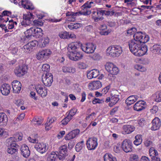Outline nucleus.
<instances>
[{"mask_svg": "<svg viewBox=\"0 0 161 161\" xmlns=\"http://www.w3.org/2000/svg\"><path fill=\"white\" fill-rule=\"evenodd\" d=\"M134 40L137 42L141 44L147 42L149 40V38L147 35H145L141 32H138L135 33L133 35Z\"/></svg>", "mask_w": 161, "mask_h": 161, "instance_id": "f257e3e1", "label": "nucleus"}, {"mask_svg": "<svg viewBox=\"0 0 161 161\" xmlns=\"http://www.w3.org/2000/svg\"><path fill=\"white\" fill-rule=\"evenodd\" d=\"M128 45L130 52L136 56V54L139 52V49L141 47V44L135 40H131L129 42Z\"/></svg>", "mask_w": 161, "mask_h": 161, "instance_id": "f03ea898", "label": "nucleus"}, {"mask_svg": "<svg viewBox=\"0 0 161 161\" xmlns=\"http://www.w3.org/2000/svg\"><path fill=\"white\" fill-rule=\"evenodd\" d=\"M42 80L44 84L47 86L49 87L51 86L53 82V75L52 74L46 73L45 76L44 75L42 76Z\"/></svg>", "mask_w": 161, "mask_h": 161, "instance_id": "7ed1b4c3", "label": "nucleus"}, {"mask_svg": "<svg viewBox=\"0 0 161 161\" xmlns=\"http://www.w3.org/2000/svg\"><path fill=\"white\" fill-rule=\"evenodd\" d=\"M22 139V135L21 133L17 134L15 136L8 138L6 141V143L8 145H18L16 143L17 142L21 141Z\"/></svg>", "mask_w": 161, "mask_h": 161, "instance_id": "20e7f679", "label": "nucleus"}, {"mask_svg": "<svg viewBox=\"0 0 161 161\" xmlns=\"http://www.w3.org/2000/svg\"><path fill=\"white\" fill-rule=\"evenodd\" d=\"M27 67L26 65L18 66L14 69V73L17 77H21L25 75L27 72Z\"/></svg>", "mask_w": 161, "mask_h": 161, "instance_id": "39448f33", "label": "nucleus"}, {"mask_svg": "<svg viewBox=\"0 0 161 161\" xmlns=\"http://www.w3.org/2000/svg\"><path fill=\"white\" fill-rule=\"evenodd\" d=\"M96 47L93 43H86L81 46V49L87 53H92L94 52Z\"/></svg>", "mask_w": 161, "mask_h": 161, "instance_id": "423d86ee", "label": "nucleus"}, {"mask_svg": "<svg viewBox=\"0 0 161 161\" xmlns=\"http://www.w3.org/2000/svg\"><path fill=\"white\" fill-rule=\"evenodd\" d=\"M97 139L96 137L89 138L86 141L87 147L89 150L95 149L97 146Z\"/></svg>", "mask_w": 161, "mask_h": 161, "instance_id": "0eeeda50", "label": "nucleus"}, {"mask_svg": "<svg viewBox=\"0 0 161 161\" xmlns=\"http://www.w3.org/2000/svg\"><path fill=\"white\" fill-rule=\"evenodd\" d=\"M121 147L123 151L127 153L132 151V142L129 139H125L122 142Z\"/></svg>", "mask_w": 161, "mask_h": 161, "instance_id": "6e6552de", "label": "nucleus"}, {"mask_svg": "<svg viewBox=\"0 0 161 161\" xmlns=\"http://www.w3.org/2000/svg\"><path fill=\"white\" fill-rule=\"evenodd\" d=\"M82 44L80 42H72L69 44L67 48L68 50L71 53H74L77 51H79V49H81ZM69 54L67 53V54Z\"/></svg>", "mask_w": 161, "mask_h": 161, "instance_id": "1a4fd4ad", "label": "nucleus"}, {"mask_svg": "<svg viewBox=\"0 0 161 161\" xmlns=\"http://www.w3.org/2000/svg\"><path fill=\"white\" fill-rule=\"evenodd\" d=\"M122 52V48L119 46H111V57H118L121 54Z\"/></svg>", "mask_w": 161, "mask_h": 161, "instance_id": "9d476101", "label": "nucleus"}, {"mask_svg": "<svg viewBox=\"0 0 161 161\" xmlns=\"http://www.w3.org/2000/svg\"><path fill=\"white\" fill-rule=\"evenodd\" d=\"M34 147L37 152L41 154L45 153L48 149V147L46 146V144L43 143L37 142Z\"/></svg>", "mask_w": 161, "mask_h": 161, "instance_id": "9b49d317", "label": "nucleus"}, {"mask_svg": "<svg viewBox=\"0 0 161 161\" xmlns=\"http://www.w3.org/2000/svg\"><path fill=\"white\" fill-rule=\"evenodd\" d=\"M68 56L70 59L72 60L77 61L82 59L83 57V55L79 52V51H77L74 53L68 54Z\"/></svg>", "mask_w": 161, "mask_h": 161, "instance_id": "f8f14e48", "label": "nucleus"}, {"mask_svg": "<svg viewBox=\"0 0 161 161\" xmlns=\"http://www.w3.org/2000/svg\"><path fill=\"white\" fill-rule=\"evenodd\" d=\"M37 43L38 42L36 41H32L29 42L23 46L25 51L27 53L32 52L33 47H35Z\"/></svg>", "mask_w": 161, "mask_h": 161, "instance_id": "ddd939ff", "label": "nucleus"}, {"mask_svg": "<svg viewBox=\"0 0 161 161\" xmlns=\"http://www.w3.org/2000/svg\"><path fill=\"white\" fill-rule=\"evenodd\" d=\"M152 126L151 127V130H156L159 129L161 125V121L158 117H155L152 122Z\"/></svg>", "mask_w": 161, "mask_h": 161, "instance_id": "4468645a", "label": "nucleus"}, {"mask_svg": "<svg viewBox=\"0 0 161 161\" xmlns=\"http://www.w3.org/2000/svg\"><path fill=\"white\" fill-rule=\"evenodd\" d=\"M21 154L25 158H28L30 154V151L29 147L24 144L22 146L20 147Z\"/></svg>", "mask_w": 161, "mask_h": 161, "instance_id": "2eb2a0df", "label": "nucleus"}, {"mask_svg": "<svg viewBox=\"0 0 161 161\" xmlns=\"http://www.w3.org/2000/svg\"><path fill=\"white\" fill-rule=\"evenodd\" d=\"M102 86V83L99 80L93 81L89 84V89L91 90L98 89Z\"/></svg>", "mask_w": 161, "mask_h": 161, "instance_id": "dca6fc26", "label": "nucleus"}, {"mask_svg": "<svg viewBox=\"0 0 161 161\" xmlns=\"http://www.w3.org/2000/svg\"><path fill=\"white\" fill-rule=\"evenodd\" d=\"M12 85L13 92L14 93L19 92L21 86L20 82L18 80H14L12 82Z\"/></svg>", "mask_w": 161, "mask_h": 161, "instance_id": "f3484780", "label": "nucleus"}, {"mask_svg": "<svg viewBox=\"0 0 161 161\" xmlns=\"http://www.w3.org/2000/svg\"><path fill=\"white\" fill-rule=\"evenodd\" d=\"M11 87L8 84H4L2 85L1 87L0 91L3 95H8L10 92Z\"/></svg>", "mask_w": 161, "mask_h": 161, "instance_id": "a211bd4d", "label": "nucleus"}, {"mask_svg": "<svg viewBox=\"0 0 161 161\" xmlns=\"http://www.w3.org/2000/svg\"><path fill=\"white\" fill-rule=\"evenodd\" d=\"M8 145V148H7V151L8 153L11 154H16V153H17L18 149L19 148V146L18 145Z\"/></svg>", "mask_w": 161, "mask_h": 161, "instance_id": "6ab92c4d", "label": "nucleus"}, {"mask_svg": "<svg viewBox=\"0 0 161 161\" xmlns=\"http://www.w3.org/2000/svg\"><path fill=\"white\" fill-rule=\"evenodd\" d=\"M8 118L4 113H0V126H5L7 124Z\"/></svg>", "mask_w": 161, "mask_h": 161, "instance_id": "aec40b11", "label": "nucleus"}, {"mask_svg": "<svg viewBox=\"0 0 161 161\" xmlns=\"http://www.w3.org/2000/svg\"><path fill=\"white\" fill-rule=\"evenodd\" d=\"M123 134H129L133 132L135 129L133 125H125L123 126Z\"/></svg>", "mask_w": 161, "mask_h": 161, "instance_id": "412c9836", "label": "nucleus"}, {"mask_svg": "<svg viewBox=\"0 0 161 161\" xmlns=\"http://www.w3.org/2000/svg\"><path fill=\"white\" fill-rule=\"evenodd\" d=\"M138 97L136 95L130 96L126 99L125 103L128 105H130L137 100Z\"/></svg>", "mask_w": 161, "mask_h": 161, "instance_id": "4be33fe9", "label": "nucleus"}, {"mask_svg": "<svg viewBox=\"0 0 161 161\" xmlns=\"http://www.w3.org/2000/svg\"><path fill=\"white\" fill-rule=\"evenodd\" d=\"M142 101H139L137 102L134 106V109L138 111H140L145 109L143 105L144 103H142ZM143 102V101H142Z\"/></svg>", "mask_w": 161, "mask_h": 161, "instance_id": "5701e85b", "label": "nucleus"}, {"mask_svg": "<svg viewBox=\"0 0 161 161\" xmlns=\"http://www.w3.org/2000/svg\"><path fill=\"white\" fill-rule=\"evenodd\" d=\"M36 90L37 93L42 97H45L47 94V90L46 88L43 89L42 87H37L36 88Z\"/></svg>", "mask_w": 161, "mask_h": 161, "instance_id": "b1692460", "label": "nucleus"}, {"mask_svg": "<svg viewBox=\"0 0 161 161\" xmlns=\"http://www.w3.org/2000/svg\"><path fill=\"white\" fill-rule=\"evenodd\" d=\"M59 153L58 152V155H67L68 153L67 146L66 145H64L60 147L59 150Z\"/></svg>", "mask_w": 161, "mask_h": 161, "instance_id": "393cba45", "label": "nucleus"}, {"mask_svg": "<svg viewBox=\"0 0 161 161\" xmlns=\"http://www.w3.org/2000/svg\"><path fill=\"white\" fill-rule=\"evenodd\" d=\"M34 27H33L27 30L24 32L25 37L28 39H30L32 36H34Z\"/></svg>", "mask_w": 161, "mask_h": 161, "instance_id": "a878e982", "label": "nucleus"}, {"mask_svg": "<svg viewBox=\"0 0 161 161\" xmlns=\"http://www.w3.org/2000/svg\"><path fill=\"white\" fill-rule=\"evenodd\" d=\"M34 27V36L38 37L42 36L43 35V32L42 30L40 28L36 27Z\"/></svg>", "mask_w": 161, "mask_h": 161, "instance_id": "bb28decb", "label": "nucleus"}, {"mask_svg": "<svg viewBox=\"0 0 161 161\" xmlns=\"http://www.w3.org/2000/svg\"><path fill=\"white\" fill-rule=\"evenodd\" d=\"M62 70L64 73H74L75 72V69L72 67L64 66L62 67Z\"/></svg>", "mask_w": 161, "mask_h": 161, "instance_id": "cd10ccee", "label": "nucleus"}, {"mask_svg": "<svg viewBox=\"0 0 161 161\" xmlns=\"http://www.w3.org/2000/svg\"><path fill=\"white\" fill-rule=\"evenodd\" d=\"M149 154L151 158H153V157H155L158 156V154L157 150L153 147H151L149 150Z\"/></svg>", "mask_w": 161, "mask_h": 161, "instance_id": "c85d7f7f", "label": "nucleus"}, {"mask_svg": "<svg viewBox=\"0 0 161 161\" xmlns=\"http://www.w3.org/2000/svg\"><path fill=\"white\" fill-rule=\"evenodd\" d=\"M147 46H144L142 47H141H141L139 49V52L136 54V56H141L144 55L147 52Z\"/></svg>", "mask_w": 161, "mask_h": 161, "instance_id": "c756f323", "label": "nucleus"}, {"mask_svg": "<svg viewBox=\"0 0 161 161\" xmlns=\"http://www.w3.org/2000/svg\"><path fill=\"white\" fill-rule=\"evenodd\" d=\"M33 14L30 13L27 14H24L23 18L25 20L28 21L27 23L29 24L30 22L33 20Z\"/></svg>", "mask_w": 161, "mask_h": 161, "instance_id": "7c9ffc66", "label": "nucleus"}, {"mask_svg": "<svg viewBox=\"0 0 161 161\" xmlns=\"http://www.w3.org/2000/svg\"><path fill=\"white\" fill-rule=\"evenodd\" d=\"M142 136L141 135H137L135 136V140L134 142V144L138 146L142 143Z\"/></svg>", "mask_w": 161, "mask_h": 161, "instance_id": "2f4dec72", "label": "nucleus"}, {"mask_svg": "<svg viewBox=\"0 0 161 161\" xmlns=\"http://www.w3.org/2000/svg\"><path fill=\"white\" fill-rule=\"evenodd\" d=\"M84 141H81L80 142H78L76 145L75 149L76 151L77 152H80L83 148V147H84Z\"/></svg>", "mask_w": 161, "mask_h": 161, "instance_id": "473e14b6", "label": "nucleus"}, {"mask_svg": "<svg viewBox=\"0 0 161 161\" xmlns=\"http://www.w3.org/2000/svg\"><path fill=\"white\" fill-rule=\"evenodd\" d=\"M113 94H111V104L114 105L119 100V96L117 95H114L112 96Z\"/></svg>", "mask_w": 161, "mask_h": 161, "instance_id": "72a5a7b5", "label": "nucleus"}, {"mask_svg": "<svg viewBox=\"0 0 161 161\" xmlns=\"http://www.w3.org/2000/svg\"><path fill=\"white\" fill-rule=\"evenodd\" d=\"M36 58H37L38 60H44L46 59V58L44 55V54L43 53V52L42 51H40L36 55Z\"/></svg>", "mask_w": 161, "mask_h": 161, "instance_id": "f704fd0d", "label": "nucleus"}, {"mask_svg": "<svg viewBox=\"0 0 161 161\" xmlns=\"http://www.w3.org/2000/svg\"><path fill=\"white\" fill-rule=\"evenodd\" d=\"M58 35L61 38L68 39L69 37V33L66 31L61 32L59 33Z\"/></svg>", "mask_w": 161, "mask_h": 161, "instance_id": "c9c22d12", "label": "nucleus"}, {"mask_svg": "<svg viewBox=\"0 0 161 161\" xmlns=\"http://www.w3.org/2000/svg\"><path fill=\"white\" fill-rule=\"evenodd\" d=\"M43 120L42 119L38 118L36 117H35L32 120V122L35 125H39L42 122Z\"/></svg>", "mask_w": 161, "mask_h": 161, "instance_id": "e433bc0d", "label": "nucleus"}, {"mask_svg": "<svg viewBox=\"0 0 161 161\" xmlns=\"http://www.w3.org/2000/svg\"><path fill=\"white\" fill-rule=\"evenodd\" d=\"M46 59H47L51 54L52 52L49 49H45L42 50Z\"/></svg>", "mask_w": 161, "mask_h": 161, "instance_id": "4c0bfd02", "label": "nucleus"}, {"mask_svg": "<svg viewBox=\"0 0 161 161\" xmlns=\"http://www.w3.org/2000/svg\"><path fill=\"white\" fill-rule=\"evenodd\" d=\"M111 64H112L113 65L112 70V72H111V75H116L119 73V70L118 68L116 65H114L112 63Z\"/></svg>", "mask_w": 161, "mask_h": 161, "instance_id": "58836bf2", "label": "nucleus"}, {"mask_svg": "<svg viewBox=\"0 0 161 161\" xmlns=\"http://www.w3.org/2000/svg\"><path fill=\"white\" fill-rule=\"evenodd\" d=\"M50 66L49 64H44L42 65V70L46 72V73H48V72L50 70Z\"/></svg>", "mask_w": 161, "mask_h": 161, "instance_id": "ea45409f", "label": "nucleus"}, {"mask_svg": "<svg viewBox=\"0 0 161 161\" xmlns=\"http://www.w3.org/2000/svg\"><path fill=\"white\" fill-rule=\"evenodd\" d=\"M71 119V118H69V114H68L66 117L61 121V124L63 125H66Z\"/></svg>", "mask_w": 161, "mask_h": 161, "instance_id": "a19ab883", "label": "nucleus"}, {"mask_svg": "<svg viewBox=\"0 0 161 161\" xmlns=\"http://www.w3.org/2000/svg\"><path fill=\"white\" fill-rule=\"evenodd\" d=\"M58 154L51 153L50 156L47 157V160L48 161H55L56 159V158Z\"/></svg>", "mask_w": 161, "mask_h": 161, "instance_id": "79ce46f5", "label": "nucleus"}, {"mask_svg": "<svg viewBox=\"0 0 161 161\" xmlns=\"http://www.w3.org/2000/svg\"><path fill=\"white\" fill-rule=\"evenodd\" d=\"M159 45H154L153 47H151V51L154 53H158Z\"/></svg>", "mask_w": 161, "mask_h": 161, "instance_id": "37998d69", "label": "nucleus"}, {"mask_svg": "<svg viewBox=\"0 0 161 161\" xmlns=\"http://www.w3.org/2000/svg\"><path fill=\"white\" fill-rule=\"evenodd\" d=\"M68 155H58V157L60 160H62V161H69V158H68Z\"/></svg>", "mask_w": 161, "mask_h": 161, "instance_id": "c03bdc74", "label": "nucleus"}, {"mask_svg": "<svg viewBox=\"0 0 161 161\" xmlns=\"http://www.w3.org/2000/svg\"><path fill=\"white\" fill-rule=\"evenodd\" d=\"M97 14H102V15L105 14V15L108 16L110 15V12L109 11H106L105 10H101L98 11L97 13Z\"/></svg>", "mask_w": 161, "mask_h": 161, "instance_id": "a18cd8bd", "label": "nucleus"}, {"mask_svg": "<svg viewBox=\"0 0 161 161\" xmlns=\"http://www.w3.org/2000/svg\"><path fill=\"white\" fill-rule=\"evenodd\" d=\"M135 67L136 69L141 72H144L147 70L142 65L137 64Z\"/></svg>", "mask_w": 161, "mask_h": 161, "instance_id": "49530a36", "label": "nucleus"}, {"mask_svg": "<svg viewBox=\"0 0 161 161\" xmlns=\"http://www.w3.org/2000/svg\"><path fill=\"white\" fill-rule=\"evenodd\" d=\"M89 3V2L88 1L86 2L81 7V9L83 10H87V8H91L92 7L91 5Z\"/></svg>", "mask_w": 161, "mask_h": 161, "instance_id": "de8ad7c7", "label": "nucleus"}, {"mask_svg": "<svg viewBox=\"0 0 161 161\" xmlns=\"http://www.w3.org/2000/svg\"><path fill=\"white\" fill-rule=\"evenodd\" d=\"M130 161H139V157L138 155L133 154L131 155L130 158Z\"/></svg>", "mask_w": 161, "mask_h": 161, "instance_id": "09e8293b", "label": "nucleus"}, {"mask_svg": "<svg viewBox=\"0 0 161 161\" xmlns=\"http://www.w3.org/2000/svg\"><path fill=\"white\" fill-rule=\"evenodd\" d=\"M77 111V109L75 108H73L71 109L68 114L69 115V117L72 118V117L75 115Z\"/></svg>", "mask_w": 161, "mask_h": 161, "instance_id": "8fccbe9b", "label": "nucleus"}, {"mask_svg": "<svg viewBox=\"0 0 161 161\" xmlns=\"http://www.w3.org/2000/svg\"><path fill=\"white\" fill-rule=\"evenodd\" d=\"M145 146L148 147L149 146H151L152 145L153 142L150 139H146L144 142Z\"/></svg>", "mask_w": 161, "mask_h": 161, "instance_id": "3c124183", "label": "nucleus"}, {"mask_svg": "<svg viewBox=\"0 0 161 161\" xmlns=\"http://www.w3.org/2000/svg\"><path fill=\"white\" fill-rule=\"evenodd\" d=\"M80 131L79 130L76 129L73 130L70 132L71 133L72 135V137H73L74 138L79 134Z\"/></svg>", "mask_w": 161, "mask_h": 161, "instance_id": "603ef678", "label": "nucleus"}, {"mask_svg": "<svg viewBox=\"0 0 161 161\" xmlns=\"http://www.w3.org/2000/svg\"><path fill=\"white\" fill-rule=\"evenodd\" d=\"M86 11H82V10L78 12V15L79 14L80 15H90L91 12L90 11H88L87 10H85Z\"/></svg>", "mask_w": 161, "mask_h": 161, "instance_id": "864d4df0", "label": "nucleus"}, {"mask_svg": "<svg viewBox=\"0 0 161 161\" xmlns=\"http://www.w3.org/2000/svg\"><path fill=\"white\" fill-rule=\"evenodd\" d=\"M93 78H96L99 75V71L97 69H94L91 70Z\"/></svg>", "mask_w": 161, "mask_h": 161, "instance_id": "5fc2aeb1", "label": "nucleus"}, {"mask_svg": "<svg viewBox=\"0 0 161 161\" xmlns=\"http://www.w3.org/2000/svg\"><path fill=\"white\" fill-rule=\"evenodd\" d=\"M156 97L155 101L157 102H161V92H157L156 93Z\"/></svg>", "mask_w": 161, "mask_h": 161, "instance_id": "6e6d98bb", "label": "nucleus"}, {"mask_svg": "<svg viewBox=\"0 0 161 161\" xmlns=\"http://www.w3.org/2000/svg\"><path fill=\"white\" fill-rule=\"evenodd\" d=\"M136 31V29L135 28H132L128 30L127 31V33L128 34L130 35H134V33Z\"/></svg>", "mask_w": 161, "mask_h": 161, "instance_id": "4d7b16f0", "label": "nucleus"}, {"mask_svg": "<svg viewBox=\"0 0 161 161\" xmlns=\"http://www.w3.org/2000/svg\"><path fill=\"white\" fill-rule=\"evenodd\" d=\"M24 101L23 100L19 99L15 101V104L18 106H20L23 104Z\"/></svg>", "mask_w": 161, "mask_h": 161, "instance_id": "13d9d810", "label": "nucleus"}, {"mask_svg": "<svg viewBox=\"0 0 161 161\" xmlns=\"http://www.w3.org/2000/svg\"><path fill=\"white\" fill-rule=\"evenodd\" d=\"M121 147L119 145L117 144L116 145L114 146V151L116 153H119L120 152Z\"/></svg>", "mask_w": 161, "mask_h": 161, "instance_id": "bf43d9fd", "label": "nucleus"}, {"mask_svg": "<svg viewBox=\"0 0 161 161\" xmlns=\"http://www.w3.org/2000/svg\"><path fill=\"white\" fill-rule=\"evenodd\" d=\"M92 58L94 60H100L101 57L99 54L95 53L92 56Z\"/></svg>", "mask_w": 161, "mask_h": 161, "instance_id": "052dcab7", "label": "nucleus"}, {"mask_svg": "<svg viewBox=\"0 0 161 161\" xmlns=\"http://www.w3.org/2000/svg\"><path fill=\"white\" fill-rule=\"evenodd\" d=\"M105 67L106 70L109 72V74H110L111 63L110 62L107 63L105 65Z\"/></svg>", "mask_w": 161, "mask_h": 161, "instance_id": "680f3d73", "label": "nucleus"}, {"mask_svg": "<svg viewBox=\"0 0 161 161\" xmlns=\"http://www.w3.org/2000/svg\"><path fill=\"white\" fill-rule=\"evenodd\" d=\"M146 123L145 120L143 118H141L138 121L139 125L141 126H143Z\"/></svg>", "mask_w": 161, "mask_h": 161, "instance_id": "e2e57ef3", "label": "nucleus"}, {"mask_svg": "<svg viewBox=\"0 0 161 161\" xmlns=\"http://www.w3.org/2000/svg\"><path fill=\"white\" fill-rule=\"evenodd\" d=\"M75 142L74 141H70L68 144L69 148L71 150L74 146Z\"/></svg>", "mask_w": 161, "mask_h": 161, "instance_id": "0e129e2a", "label": "nucleus"}, {"mask_svg": "<svg viewBox=\"0 0 161 161\" xmlns=\"http://www.w3.org/2000/svg\"><path fill=\"white\" fill-rule=\"evenodd\" d=\"M103 158L104 161H108V160H110V159L111 158V157H110V154L108 153L105 154L103 156Z\"/></svg>", "mask_w": 161, "mask_h": 161, "instance_id": "69168bd1", "label": "nucleus"}, {"mask_svg": "<svg viewBox=\"0 0 161 161\" xmlns=\"http://www.w3.org/2000/svg\"><path fill=\"white\" fill-rule=\"evenodd\" d=\"M110 85H108V86H106L105 87L104 89H103L102 92L103 93H104V94H106L108 91L109 89L110 88Z\"/></svg>", "mask_w": 161, "mask_h": 161, "instance_id": "338daca9", "label": "nucleus"}, {"mask_svg": "<svg viewBox=\"0 0 161 161\" xmlns=\"http://www.w3.org/2000/svg\"><path fill=\"white\" fill-rule=\"evenodd\" d=\"M74 138L73 137H72L71 132L69 133L65 137V139L66 140H69L71 139Z\"/></svg>", "mask_w": 161, "mask_h": 161, "instance_id": "774afa93", "label": "nucleus"}]
</instances>
